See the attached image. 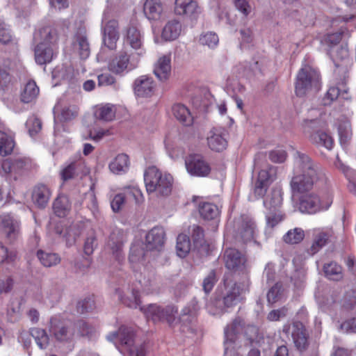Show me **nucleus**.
<instances>
[{
  "label": "nucleus",
  "mask_w": 356,
  "mask_h": 356,
  "mask_svg": "<svg viewBox=\"0 0 356 356\" xmlns=\"http://www.w3.org/2000/svg\"><path fill=\"white\" fill-rule=\"evenodd\" d=\"M327 181L325 171L319 163L304 153H296L294 176L291 181V188L293 194H301L299 197L301 212L316 213L330 207L332 202L331 196L322 200L316 194L307 193L315 184L323 186Z\"/></svg>",
  "instance_id": "nucleus-1"
},
{
  "label": "nucleus",
  "mask_w": 356,
  "mask_h": 356,
  "mask_svg": "<svg viewBox=\"0 0 356 356\" xmlns=\"http://www.w3.org/2000/svg\"><path fill=\"white\" fill-rule=\"evenodd\" d=\"M135 336V332L131 327L121 326L117 332L109 334L107 339L111 341L117 339L115 346L124 354L127 353L129 356H145V347L136 343Z\"/></svg>",
  "instance_id": "nucleus-2"
},
{
  "label": "nucleus",
  "mask_w": 356,
  "mask_h": 356,
  "mask_svg": "<svg viewBox=\"0 0 356 356\" xmlns=\"http://www.w3.org/2000/svg\"><path fill=\"white\" fill-rule=\"evenodd\" d=\"M147 193H155L156 196H168L170 194L173 178L170 174L162 173L155 166L149 167L144 175Z\"/></svg>",
  "instance_id": "nucleus-3"
},
{
  "label": "nucleus",
  "mask_w": 356,
  "mask_h": 356,
  "mask_svg": "<svg viewBox=\"0 0 356 356\" xmlns=\"http://www.w3.org/2000/svg\"><path fill=\"white\" fill-rule=\"evenodd\" d=\"M320 75L309 65L302 67L296 76L295 92L300 97L316 92L320 89Z\"/></svg>",
  "instance_id": "nucleus-4"
},
{
  "label": "nucleus",
  "mask_w": 356,
  "mask_h": 356,
  "mask_svg": "<svg viewBox=\"0 0 356 356\" xmlns=\"http://www.w3.org/2000/svg\"><path fill=\"white\" fill-rule=\"evenodd\" d=\"M142 54V51L137 53L136 56L134 54L129 55L126 51H121L109 60L108 69L115 74L122 75L137 67L139 56Z\"/></svg>",
  "instance_id": "nucleus-5"
},
{
  "label": "nucleus",
  "mask_w": 356,
  "mask_h": 356,
  "mask_svg": "<svg viewBox=\"0 0 356 356\" xmlns=\"http://www.w3.org/2000/svg\"><path fill=\"white\" fill-rule=\"evenodd\" d=\"M147 319L154 322L166 321L172 325L175 321V314L177 309L174 306H167L165 308L156 304H150L147 307H140Z\"/></svg>",
  "instance_id": "nucleus-6"
},
{
  "label": "nucleus",
  "mask_w": 356,
  "mask_h": 356,
  "mask_svg": "<svg viewBox=\"0 0 356 356\" xmlns=\"http://www.w3.org/2000/svg\"><path fill=\"white\" fill-rule=\"evenodd\" d=\"M248 290V285L244 283L225 280L224 290L222 292L224 305L226 307L236 305L243 300V296Z\"/></svg>",
  "instance_id": "nucleus-7"
},
{
  "label": "nucleus",
  "mask_w": 356,
  "mask_h": 356,
  "mask_svg": "<svg viewBox=\"0 0 356 356\" xmlns=\"http://www.w3.org/2000/svg\"><path fill=\"white\" fill-rule=\"evenodd\" d=\"M244 321L241 317L235 318L228 324L224 330V356H234L235 354V342L240 332L244 329Z\"/></svg>",
  "instance_id": "nucleus-8"
},
{
  "label": "nucleus",
  "mask_w": 356,
  "mask_h": 356,
  "mask_svg": "<svg viewBox=\"0 0 356 356\" xmlns=\"http://www.w3.org/2000/svg\"><path fill=\"white\" fill-rule=\"evenodd\" d=\"M187 171L191 175L204 177L209 175L211 169L209 164L200 154H190L185 159Z\"/></svg>",
  "instance_id": "nucleus-9"
},
{
  "label": "nucleus",
  "mask_w": 356,
  "mask_h": 356,
  "mask_svg": "<svg viewBox=\"0 0 356 356\" xmlns=\"http://www.w3.org/2000/svg\"><path fill=\"white\" fill-rule=\"evenodd\" d=\"M50 332H51L56 340L60 341H71L75 332V329L65 325L57 317H52L50 320Z\"/></svg>",
  "instance_id": "nucleus-10"
},
{
  "label": "nucleus",
  "mask_w": 356,
  "mask_h": 356,
  "mask_svg": "<svg viewBox=\"0 0 356 356\" xmlns=\"http://www.w3.org/2000/svg\"><path fill=\"white\" fill-rule=\"evenodd\" d=\"M165 242V232L162 227H154L145 236L147 250L161 251Z\"/></svg>",
  "instance_id": "nucleus-11"
},
{
  "label": "nucleus",
  "mask_w": 356,
  "mask_h": 356,
  "mask_svg": "<svg viewBox=\"0 0 356 356\" xmlns=\"http://www.w3.org/2000/svg\"><path fill=\"white\" fill-rule=\"evenodd\" d=\"M235 227L236 229V238L241 239L244 242L249 241L253 238L254 224L249 218L241 216L235 221Z\"/></svg>",
  "instance_id": "nucleus-12"
},
{
  "label": "nucleus",
  "mask_w": 356,
  "mask_h": 356,
  "mask_svg": "<svg viewBox=\"0 0 356 356\" xmlns=\"http://www.w3.org/2000/svg\"><path fill=\"white\" fill-rule=\"evenodd\" d=\"M291 337L296 348L300 351L307 349L309 346V334L305 325L300 321L293 323L291 326Z\"/></svg>",
  "instance_id": "nucleus-13"
},
{
  "label": "nucleus",
  "mask_w": 356,
  "mask_h": 356,
  "mask_svg": "<svg viewBox=\"0 0 356 356\" xmlns=\"http://www.w3.org/2000/svg\"><path fill=\"white\" fill-rule=\"evenodd\" d=\"M175 12L190 19H195L200 9L195 0H175Z\"/></svg>",
  "instance_id": "nucleus-14"
},
{
  "label": "nucleus",
  "mask_w": 356,
  "mask_h": 356,
  "mask_svg": "<svg viewBox=\"0 0 356 356\" xmlns=\"http://www.w3.org/2000/svg\"><path fill=\"white\" fill-rule=\"evenodd\" d=\"M154 87L153 79L146 75L139 76L134 83V93L139 97H151L154 94Z\"/></svg>",
  "instance_id": "nucleus-15"
},
{
  "label": "nucleus",
  "mask_w": 356,
  "mask_h": 356,
  "mask_svg": "<svg viewBox=\"0 0 356 356\" xmlns=\"http://www.w3.org/2000/svg\"><path fill=\"white\" fill-rule=\"evenodd\" d=\"M227 133L223 129H212L207 137L209 147L213 151L220 152L224 150L227 145L226 140Z\"/></svg>",
  "instance_id": "nucleus-16"
},
{
  "label": "nucleus",
  "mask_w": 356,
  "mask_h": 356,
  "mask_svg": "<svg viewBox=\"0 0 356 356\" xmlns=\"http://www.w3.org/2000/svg\"><path fill=\"white\" fill-rule=\"evenodd\" d=\"M119 37L118 21L109 20L104 27L103 42L104 45L110 49H115Z\"/></svg>",
  "instance_id": "nucleus-17"
},
{
  "label": "nucleus",
  "mask_w": 356,
  "mask_h": 356,
  "mask_svg": "<svg viewBox=\"0 0 356 356\" xmlns=\"http://www.w3.org/2000/svg\"><path fill=\"white\" fill-rule=\"evenodd\" d=\"M223 259L225 266L230 270L241 269L245 263L244 256L235 248H227L225 250Z\"/></svg>",
  "instance_id": "nucleus-18"
},
{
  "label": "nucleus",
  "mask_w": 356,
  "mask_h": 356,
  "mask_svg": "<svg viewBox=\"0 0 356 356\" xmlns=\"http://www.w3.org/2000/svg\"><path fill=\"white\" fill-rule=\"evenodd\" d=\"M6 238L10 242L15 241L19 235V222L10 216H4L0 218Z\"/></svg>",
  "instance_id": "nucleus-19"
},
{
  "label": "nucleus",
  "mask_w": 356,
  "mask_h": 356,
  "mask_svg": "<svg viewBox=\"0 0 356 356\" xmlns=\"http://www.w3.org/2000/svg\"><path fill=\"white\" fill-rule=\"evenodd\" d=\"M58 39V31L56 29L47 26L42 28L34 34V40L44 42L47 45L56 47Z\"/></svg>",
  "instance_id": "nucleus-20"
},
{
  "label": "nucleus",
  "mask_w": 356,
  "mask_h": 356,
  "mask_svg": "<svg viewBox=\"0 0 356 356\" xmlns=\"http://www.w3.org/2000/svg\"><path fill=\"white\" fill-rule=\"evenodd\" d=\"M171 72V58L170 56H163L155 63L154 74L161 81H166Z\"/></svg>",
  "instance_id": "nucleus-21"
},
{
  "label": "nucleus",
  "mask_w": 356,
  "mask_h": 356,
  "mask_svg": "<svg viewBox=\"0 0 356 356\" xmlns=\"http://www.w3.org/2000/svg\"><path fill=\"white\" fill-rule=\"evenodd\" d=\"M51 191L44 184L35 186L32 192V200L39 208H44L50 199Z\"/></svg>",
  "instance_id": "nucleus-22"
},
{
  "label": "nucleus",
  "mask_w": 356,
  "mask_h": 356,
  "mask_svg": "<svg viewBox=\"0 0 356 356\" xmlns=\"http://www.w3.org/2000/svg\"><path fill=\"white\" fill-rule=\"evenodd\" d=\"M55 48L47 45L44 42H39L35 48V59L37 63L44 65L49 63L54 56Z\"/></svg>",
  "instance_id": "nucleus-23"
},
{
  "label": "nucleus",
  "mask_w": 356,
  "mask_h": 356,
  "mask_svg": "<svg viewBox=\"0 0 356 356\" xmlns=\"http://www.w3.org/2000/svg\"><path fill=\"white\" fill-rule=\"evenodd\" d=\"M73 46L79 51L80 57L83 59L87 58L90 55V44L88 40L86 31L80 29L74 36Z\"/></svg>",
  "instance_id": "nucleus-24"
},
{
  "label": "nucleus",
  "mask_w": 356,
  "mask_h": 356,
  "mask_svg": "<svg viewBox=\"0 0 356 356\" xmlns=\"http://www.w3.org/2000/svg\"><path fill=\"white\" fill-rule=\"evenodd\" d=\"M143 11L149 19L158 20L163 11V5L161 0H145Z\"/></svg>",
  "instance_id": "nucleus-25"
},
{
  "label": "nucleus",
  "mask_w": 356,
  "mask_h": 356,
  "mask_svg": "<svg viewBox=\"0 0 356 356\" xmlns=\"http://www.w3.org/2000/svg\"><path fill=\"white\" fill-rule=\"evenodd\" d=\"M332 236V232L322 231L316 234L314 236L312 244L310 248L307 249V253L309 255H314L318 252L323 247L327 244Z\"/></svg>",
  "instance_id": "nucleus-26"
},
{
  "label": "nucleus",
  "mask_w": 356,
  "mask_h": 356,
  "mask_svg": "<svg viewBox=\"0 0 356 356\" xmlns=\"http://www.w3.org/2000/svg\"><path fill=\"white\" fill-rule=\"evenodd\" d=\"M346 77L344 76L341 81L338 83L337 86L330 87L327 90L324 98V104H330L334 100L337 99L339 96H341L343 99H348L346 96L348 90L346 88Z\"/></svg>",
  "instance_id": "nucleus-27"
},
{
  "label": "nucleus",
  "mask_w": 356,
  "mask_h": 356,
  "mask_svg": "<svg viewBox=\"0 0 356 356\" xmlns=\"http://www.w3.org/2000/svg\"><path fill=\"white\" fill-rule=\"evenodd\" d=\"M264 204L268 211H276L280 210L282 204V194L281 191L279 189H273L266 197Z\"/></svg>",
  "instance_id": "nucleus-28"
},
{
  "label": "nucleus",
  "mask_w": 356,
  "mask_h": 356,
  "mask_svg": "<svg viewBox=\"0 0 356 356\" xmlns=\"http://www.w3.org/2000/svg\"><path fill=\"white\" fill-rule=\"evenodd\" d=\"M181 25L177 20H170L166 23L162 31V38L168 41L177 39L181 34Z\"/></svg>",
  "instance_id": "nucleus-29"
},
{
  "label": "nucleus",
  "mask_w": 356,
  "mask_h": 356,
  "mask_svg": "<svg viewBox=\"0 0 356 356\" xmlns=\"http://www.w3.org/2000/svg\"><path fill=\"white\" fill-rule=\"evenodd\" d=\"M53 209L54 213L60 218L67 216L71 210V203L68 197L65 195H58L54 202Z\"/></svg>",
  "instance_id": "nucleus-30"
},
{
  "label": "nucleus",
  "mask_w": 356,
  "mask_h": 356,
  "mask_svg": "<svg viewBox=\"0 0 356 356\" xmlns=\"http://www.w3.org/2000/svg\"><path fill=\"white\" fill-rule=\"evenodd\" d=\"M129 166V157L127 154H120L109 163L110 170L116 175L126 172Z\"/></svg>",
  "instance_id": "nucleus-31"
},
{
  "label": "nucleus",
  "mask_w": 356,
  "mask_h": 356,
  "mask_svg": "<svg viewBox=\"0 0 356 356\" xmlns=\"http://www.w3.org/2000/svg\"><path fill=\"white\" fill-rule=\"evenodd\" d=\"M174 116L184 125L190 126L193 124V118L186 106L181 104H175L172 107Z\"/></svg>",
  "instance_id": "nucleus-32"
},
{
  "label": "nucleus",
  "mask_w": 356,
  "mask_h": 356,
  "mask_svg": "<svg viewBox=\"0 0 356 356\" xmlns=\"http://www.w3.org/2000/svg\"><path fill=\"white\" fill-rule=\"evenodd\" d=\"M124 40L134 49H140L142 47V35L134 26L131 25L127 28Z\"/></svg>",
  "instance_id": "nucleus-33"
},
{
  "label": "nucleus",
  "mask_w": 356,
  "mask_h": 356,
  "mask_svg": "<svg viewBox=\"0 0 356 356\" xmlns=\"http://www.w3.org/2000/svg\"><path fill=\"white\" fill-rule=\"evenodd\" d=\"M38 95L39 88L36 83L34 81H29L21 93V100L24 103H31L36 99Z\"/></svg>",
  "instance_id": "nucleus-34"
},
{
  "label": "nucleus",
  "mask_w": 356,
  "mask_h": 356,
  "mask_svg": "<svg viewBox=\"0 0 356 356\" xmlns=\"http://www.w3.org/2000/svg\"><path fill=\"white\" fill-rule=\"evenodd\" d=\"M199 212L201 217L207 220H214L219 216L220 210L218 207L210 202L200 204Z\"/></svg>",
  "instance_id": "nucleus-35"
},
{
  "label": "nucleus",
  "mask_w": 356,
  "mask_h": 356,
  "mask_svg": "<svg viewBox=\"0 0 356 356\" xmlns=\"http://www.w3.org/2000/svg\"><path fill=\"white\" fill-rule=\"evenodd\" d=\"M309 138L313 143L318 146L325 147L327 149H331L333 147L332 138L325 132L316 131L310 134Z\"/></svg>",
  "instance_id": "nucleus-36"
},
{
  "label": "nucleus",
  "mask_w": 356,
  "mask_h": 356,
  "mask_svg": "<svg viewBox=\"0 0 356 356\" xmlns=\"http://www.w3.org/2000/svg\"><path fill=\"white\" fill-rule=\"evenodd\" d=\"M323 269L325 277L330 280L339 281L343 278L342 267L336 262L325 264Z\"/></svg>",
  "instance_id": "nucleus-37"
},
{
  "label": "nucleus",
  "mask_w": 356,
  "mask_h": 356,
  "mask_svg": "<svg viewBox=\"0 0 356 356\" xmlns=\"http://www.w3.org/2000/svg\"><path fill=\"white\" fill-rule=\"evenodd\" d=\"M83 166V163L81 161L71 162L61 170V179L63 181H67L74 178L78 175Z\"/></svg>",
  "instance_id": "nucleus-38"
},
{
  "label": "nucleus",
  "mask_w": 356,
  "mask_h": 356,
  "mask_svg": "<svg viewBox=\"0 0 356 356\" xmlns=\"http://www.w3.org/2000/svg\"><path fill=\"white\" fill-rule=\"evenodd\" d=\"M123 245V234L120 230L113 231L109 236L108 246L112 250L113 254L119 257Z\"/></svg>",
  "instance_id": "nucleus-39"
},
{
  "label": "nucleus",
  "mask_w": 356,
  "mask_h": 356,
  "mask_svg": "<svg viewBox=\"0 0 356 356\" xmlns=\"http://www.w3.org/2000/svg\"><path fill=\"white\" fill-rule=\"evenodd\" d=\"M74 329L77 331L78 335L86 337L88 339L92 338L97 332V328L94 325L83 320L76 321L74 323Z\"/></svg>",
  "instance_id": "nucleus-40"
},
{
  "label": "nucleus",
  "mask_w": 356,
  "mask_h": 356,
  "mask_svg": "<svg viewBox=\"0 0 356 356\" xmlns=\"http://www.w3.org/2000/svg\"><path fill=\"white\" fill-rule=\"evenodd\" d=\"M177 252L179 257H185L191 250V242L186 234H179L177 238Z\"/></svg>",
  "instance_id": "nucleus-41"
},
{
  "label": "nucleus",
  "mask_w": 356,
  "mask_h": 356,
  "mask_svg": "<svg viewBox=\"0 0 356 356\" xmlns=\"http://www.w3.org/2000/svg\"><path fill=\"white\" fill-rule=\"evenodd\" d=\"M38 257L42 264L46 267L56 266L60 261V258L57 254L47 252L42 250L38 252Z\"/></svg>",
  "instance_id": "nucleus-42"
},
{
  "label": "nucleus",
  "mask_w": 356,
  "mask_h": 356,
  "mask_svg": "<svg viewBox=\"0 0 356 356\" xmlns=\"http://www.w3.org/2000/svg\"><path fill=\"white\" fill-rule=\"evenodd\" d=\"M15 146V142L11 136L0 131V154L6 156L10 154Z\"/></svg>",
  "instance_id": "nucleus-43"
},
{
  "label": "nucleus",
  "mask_w": 356,
  "mask_h": 356,
  "mask_svg": "<svg viewBox=\"0 0 356 356\" xmlns=\"http://www.w3.org/2000/svg\"><path fill=\"white\" fill-rule=\"evenodd\" d=\"M31 335L35 339L38 346L41 349H44L49 344V337L43 329L34 327L30 330Z\"/></svg>",
  "instance_id": "nucleus-44"
},
{
  "label": "nucleus",
  "mask_w": 356,
  "mask_h": 356,
  "mask_svg": "<svg viewBox=\"0 0 356 356\" xmlns=\"http://www.w3.org/2000/svg\"><path fill=\"white\" fill-rule=\"evenodd\" d=\"M305 237V232L301 228H294L288 231L283 236V241L289 244L300 243Z\"/></svg>",
  "instance_id": "nucleus-45"
},
{
  "label": "nucleus",
  "mask_w": 356,
  "mask_h": 356,
  "mask_svg": "<svg viewBox=\"0 0 356 356\" xmlns=\"http://www.w3.org/2000/svg\"><path fill=\"white\" fill-rule=\"evenodd\" d=\"M115 115V108L113 105L106 104L99 108L95 115L97 118L104 121H111L114 119Z\"/></svg>",
  "instance_id": "nucleus-46"
},
{
  "label": "nucleus",
  "mask_w": 356,
  "mask_h": 356,
  "mask_svg": "<svg viewBox=\"0 0 356 356\" xmlns=\"http://www.w3.org/2000/svg\"><path fill=\"white\" fill-rule=\"evenodd\" d=\"M199 42L203 46L213 48L217 46L219 38L216 33L208 31L200 35Z\"/></svg>",
  "instance_id": "nucleus-47"
},
{
  "label": "nucleus",
  "mask_w": 356,
  "mask_h": 356,
  "mask_svg": "<svg viewBox=\"0 0 356 356\" xmlns=\"http://www.w3.org/2000/svg\"><path fill=\"white\" fill-rule=\"evenodd\" d=\"M63 292V287L61 284H52L47 291V298L51 303H56L60 300Z\"/></svg>",
  "instance_id": "nucleus-48"
},
{
  "label": "nucleus",
  "mask_w": 356,
  "mask_h": 356,
  "mask_svg": "<svg viewBox=\"0 0 356 356\" xmlns=\"http://www.w3.org/2000/svg\"><path fill=\"white\" fill-rule=\"evenodd\" d=\"M145 252L140 244H135L130 249L129 259L131 263H140L145 260Z\"/></svg>",
  "instance_id": "nucleus-49"
},
{
  "label": "nucleus",
  "mask_w": 356,
  "mask_h": 356,
  "mask_svg": "<svg viewBox=\"0 0 356 356\" xmlns=\"http://www.w3.org/2000/svg\"><path fill=\"white\" fill-rule=\"evenodd\" d=\"M42 122L36 116H31L26 122V126L31 136H34L42 129Z\"/></svg>",
  "instance_id": "nucleus-50"
},
{
  "label": "nucleus",
  "mask_w": 356,
  "mask_h": 356,
  "mask_svg": "<svg viewBox=\"0 0 356 356\" xmlns=\"http://www.w3.org/2000/svg\"><path fill=\"white\" fill-rule=\"evenodd\" d=\"M95 308V300L92 298H85L78 302L76 305L77 312L80 314H86L92 311Z\"/></svg>",
  "instance_id": "nucleus-51"
},
{
  "label": "nucleus",
  "mask_w": 356,
  "mask_h": 356,
  "mask_svg": "<svg viewBox=\"0 0 356 356\" xmlns=\"http://www.w3.org/2000/svg\"><path fill=\"white\" fill-rule=\"evenodd\" d=\"M266 217L267 226L271 228L274 227L284 219V216L280 210L276 211H268Z\"/></svg>",
  "instance_id": "nucleus-52"
},
{
  "label": "nucleus",
  "mask_w": 356,
  "mask_h": 356,
  "mask_svg": "<svg viewBox=\"0 0 356 356\" xmlns=\"http://www.w3.org/2000/svg\"><path fill=\"white\" fill-rule=\"evenodd\" d=\"M244 336L247 339V340L250 342H254L258 341V339L261 337V334L258 327L254 325H248L244 326Z\"/></svg>",
  "instance_id": "nucleus-53"
},
{
  "label": "nucleus",
  "mask_w": 356,
  "mask_h": 356,
  "mask_svg": "<svg viewBox=\"0 0 356 356\" xmlns=\"http://www.w3.org/2000/svg\"><path fill=\"white\" fill-rule=\"evenodd\" d=\"M122 302L126 306L130 308L142 307L140 306V300L138 291L133 290L131 296H127L122 299Z\"/></svg>",
  "instance_id": "nucleus-54"
},
{
  "label": "nucleus",
  "mask_w": 356,
  "mask_h": 356,
  "mask_svg": "<svg viewBox=\"0 0 356 356\" xmlns=\"http://www.w3.org/2000/svg\"><path fill=\"white\" fill-rule=\"evenodd\" d=\"M73 68L70 65H62L57 67L53 72L54 76L62 79H70L72 77Z\"/></svg>",
  "instance_id": "nucleus-55"
},
{
  "label": "nucleus",
  "mask_w": 356,
  "mask_h": 356,
  "mask_svg": "<svg viewBox=\"0 0 356 356\" xmlns=\"http://www.w3.org/2000/svg\"><path fill=\"white\" fill-rule=\"evenodd\" d=\"M80 232L76 225H71L65 234L67 245L71 246L74 244L77 237L79 236Z\"/></svg>",
  "instance_id": "nucleus-56"
},
{
  "label": "nucleus",
  "mask_w": 356,
  "mask_h": 356,
  "mask_svg": "<svg viewBox=\"0 0 356 356\" xmlns=\"http://www.w3.org/2000/svg\"><path fill=\"white\" fill-rule=\"evenodd\" d=\"M216 282L217 277L216 271L214 270H211L203 280L202 286L204 292L206 293H209L213 288Z\"/></svg>",
  "instance_id": "nucleus-57"
},
{
  "label": "nucleus",
  "mask_w": 356,
  "mask_h": 356,
  "mask_svg": "<svg viewBox=\"0 0 356 356\" xmlns=\"http://www.w3.org/2000/svg\"><path fill=\"white\" fill-rule=\"evenodd\" d=\"M282 284L280 283L275 284L268 291L267 293V299L269 303L277 302L281 295Z\"/></svg>",
  "instance_id": "nucleus-58"
},
{
  "label": "nucleus",
  "mask_w": 356,
  "mask_h": 356,
  "mask_svg": "<svg viewBox=\"0 0 356 356\" xmlns=\"http://www.w3.org/2000/svg\"><path fill=\"white\" fill-rule=\"evenodd\" d=\"M195 313L190 308H184L179 316V321L184 325L193 323L195 321Z\"/></svg>",
  "instance_id": "nucleus-59"
},
{
  "label": "nucleus",
  "mask_w": 356,
  "mask_h": 356,
  "mask_svg": "<svg viewBox=\"0 0 356 356\" xmlns=\"http://www.w3.org/2000/svg\"><path fill=\"white\" fill-rule=\"evenodd\" d=\"M192 238L195 245L202 244L204 242V231L201 227L197 225L192 226Z\"/></svg>",
  "instance_id": "nucleus-60"
},
{
  "label": "nucleus",
  "mask_w": 356,
  "mask_h": 356,
  "mask_svg": "<svg viewBox=\"0 0 356 356\" xmlns=\"http://www.w3.org/2000/svg\"><path fill=\"white\" fill-rule=\"evenodd\" d=\"M15 259V254L9 252L8 248L0 241V264L5 261H13Z\"/></svg>",
  "instance_id": "nucleus-61"
},
{
  "label": "nucleus",
  "mask_w": 356,
  "mask_h": 356,
  "mask_svg": "<svg viewBox=\"0 0 356 356\" xmlns=\"http://www.w3.org/2000/svg\"><path fill=\"white\" fill-rule=\"evenodd\" d=\"M274 172L273 169H270V171L262 170L259 172L257 183L264 184L268 186L273 181L272 173Z\"/></svg>",
  "instance_id": "nucleus-62"
},
{
  "label": "nucleus",
  "mask_w": 356,
  "mask_h": 356,
  "mask_svg": "<svg viewBox=\"0 0 356 356\" xmlns=\"http://www.w3.org/2000/svg\"><path fill=\"white\" fill-rule=\"evenodd\" d=\"M77 106L72 105L62 109L61 117L64 120H70L78 115Z\"/></svg>",
  "instance_id": "nucleus-63"
},
{
  "label": "nucleus",
  "mask_w": 356,
  "mask_h": 356,
  "mask_svg": "<svg viewBox=\"0 0 356 356\" xmlns=\"http://www.w3.org/2000/svg\"><path fill=\"white\" fill-rule=\"evenodd\" d=\"M96 237L92 234L87 237L83 246V250L86 254L90 255L97 247Z\"/></svg>",
  "instance_id": "nucleus-64"
}]
</instances>
